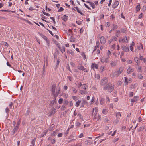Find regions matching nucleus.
Returning a JSON list of instances; mask_svg holds the SVG:
<instances>
[{"mask_svg":"<svg viewBox=\"0 0 146 146\" xmlns=\"http://www.w3.org/2000/svg\"><path fill=\"white\" fill-rule=\"evenodd\" d=\"M114 87L111 85V83H109L104 87V90H107L109 92H112L113 90Z\"/></svg>","mask_w":146,"mask_h":146,"instance_id":"nucleus-1","label":"nucleus"},{"mask_svg":"<svg viewBox=\"0 0 146 146\" xmlns=\"http://www.w3.org/2000/svg\"><path fill=\"white\" fill-rule=\"evenodd\" d=\"M108 80L106 77L104 78L101 81L100 84L104 86L107 82Z\"/></svg>","mask_w":146,"mask_h":146,"instance_id":"nucleus-2","label":"nucleus"},{"mask_svg":"<svg viewBox=\"0 0 146 146\" xmlns=\"http://www.w3.org/2000/svg\"><path fill=\"white\" fill-rule=\"evenodd\" d=\"M77 68L79 70H83L84 72H88L86 68H85L84 67L81 65L78 66Z\"/></svg>","mask_w":146,"mask_h":146,"instance_id":"nucleus-3","label":"nucleus"},{"mask_svg":"<svg viewBox=\"0 0 146 146\" xmlns=\"http://www.w3.org/2000/svg\"><path fill=\"white\" fill-rule=\"evenodd\" d=\"M129 40V38H127V37H125L123 39H121L119 40V42H128Z\"/></svg>","mask_w":146,"mask_h":146,"instance_id":"nucleus-4","label":"nucleus"},{"mask_svg":"<svg viewBox=\"0 0 146 146\" xmlns=\"http://www.w3.org/2000/svg\"><path fill=\"white\" fill-rule=\"evenodd\" d=\"M139 100V97L137 96H136L134 97L133 99H131V102L132 103H133L135 102H137Z\"/></svg>","mask_w":146,"mask_h":146,"instance_id":"nucleus-5","label":"nucleus"},{"mask_svg":"<svg viewBox=\"0 0 146 146\" xmlns=\"http://www.w3.org/2000/svg\"><path fill=\"white\" fill-rule=\"evenodd\" d=\"M100 41L102 44H105L106 42L105 38L103 36H101L100 39Z\"/></svg>","mask_w":146,"mask_h":146,"instance_id":"nucleus-6","label":"nucleus"},{"mask_svg":"<svg viewBox=\"0 0 146 146\" xmlns=\"http://www.w3.org/2000/svg\"><path fill=\"white\" fill-rule=\"evenodd\" d=\"M134 69L133 68H131L130 66H129L128 69L127 70V72L128 74H130L133 72L134 71Z\"/></svg>","mask_w":146,"mask_h":146,"instance_id":"nucleus-7","label":"nucleus"},{"mask_svg":"<svg viewBox=\"0 0 146 146\" xmlns=\"http://www.w3.org/2000/svg\"><path fill=\"white\" fill-rule=\"evenodd\" d=\"M76 111H74V116H75L76 115H77L79 117H80V119H82V117L81 116V115L80 114V113H76Z\"/></svg>","mask_w":146,"mask_h":146,"instance_id":"nucleus-8","label":"nucleus"},{"mask_svg":"<svg viewBox=\"0 0 146 146\" xmlns=\"http://www.w3.org/2000/svg\"><path fill=\"white\" fill-rule=\"evenodd\" d=\"M19 128V127L17 126H15L13 130L12 131V135H14L15 133L17 131Z\"/></svg>","mask_w":146,"mask_h":146,"instance_id":"nucleus-9","label":"nucleus"},{"mask_svg":"<svg viewBox=\"0 0 146 146\" xmlns=\"http://www.w3.org/2000/svg\"><path fill=\"white\" fill-rule=\"evenodd\" d=\"M98 66L95 63H92L91 65V68L93 69H98Z\"/></svg>","mask_w":146,"mask_h":146,"instance_id":"nucleus-10","label":"nucleus"},{"mask_svg":"<svg viewBox=\"0 0 146 146\" xmlns=\"http://www.w3.org/2000/svg\"><path fill=\"white\" fill-rule=\"evenodd\" d=\"M120 74L117 71H115L113 74L112 75V76L113 77H117L119 76Z\"/></svg>","mask_w":146,"mask_h":146,"instance_id":"nucleus-11","label":"nucleus"},{"mask_svg":"<svg viewBox=\"0 0 146 146\" xmlns=\"http://www.w3.org/2000/svg\"><path fill=\"white\" fill-rule=\"evenodd\" d=\"M119 4V2L118 1H116L112 5V7L113 8H116Z\"/></svg>","mask_w":146,"mask_h":146,"instance_id":"nucleus-12","label":"nucleus"},{"mask_svg":"<svg viewBox=\"0 0 146 146\" xmlns=\"http://www.w3.org/2000/svg\"><path fill=\"white\" fill-rule=\"evenodd\" d=\"M56 86V84H54L52 86L51 91H52V93L53 94H54V93H55Z\"/></svg>","mask_w":146,"mask_h":146,"instance_id":"nucleus-13","label":"nucleus"},{"mask_svg":"<svg viewBox=\"0 0 146 146\" xmlns=\"http://www.w3.org/2000/svg\"><path fill=\"white\" fill-rule=\"evenodd\" d=\"M94 117L95 119L98 120L100 119L101 118V116L99 114L96 113L94 116Z\"/></svg>","mask_w":146,"mask_h":146,"instance_id":"nucleus-14","label":"nucleus"},{"mask_svg":"<svg viewBox=\"0 0 146 146\" xmlns=\"http://www.w3.org/2000/svg\"><path fill=\"white\" fill-rule=\"evenodd\" d=\"M115 115L117 118L118 119H119L121 117V114L120 112L116 113Z\"/></svg>","mask_w":146,"mask_h":146,"instance_id":"nucleus-15","label":"nucleus"},{"mask_svg":"<svg viewBox=\"0 0 146 146\" xmlns=\"http://www.w3.org/2000/svg\"><path fill=\"white\" fill-rule=\"evenodd\" d=\"M60 90V88H59L58 90H56V92H55L54 94H53L55 97H56L58 96Z\"/></svg>","mask_w":146,"mask_h":146,"instance_id":"nucleus-16","label":"nucleus"},{"mask_svg":"<svg viewBox=\"0 0 146 146\" xmlns=\"http://www.w3.org/2000/svg\"><path fill=\"white\" fill-rule=\"evenodd\" d=\"M85 142L86 143V144L88 145H90L92 143V142L89 140H88L86 141H85Z\"/></svg>","mask_w":146,"mask_h":146,"instance_id":"nucleus-17","label":"nucleus"},{"mask_svg":"<svg viewBox=\"0 0 146 146\" xmlns=\"http://www.w3.org/2000/svg\"><path fill=\"white\" fill-rule=\"evenodd\" d=\"M38 34L45 40H47L48 39L44 35L40 33H38Z\"/></svg>","mask_w":146,"mask_h":146,"instance_id":"nucleus-18","label":"nucleus"},{"mask_svg":"<svg viewBox=\"0 0 146 146\" xmlns=\"http://www.w3.org/2000/svg\"><path fill=\"white\" fill-rule=\"evenodd\" d=\"M122 50L126 52L129 51V49L127 48L126 46H122Z\"/></svg>","mask_w":146,"mask_h":146,"instance_id":"nucleus-19","label":"nucleus"},{"mask_svg":"<svg viewBox=\"0 0 146 146\" xmlns=\"http://www.w3.org/2000/svg\"><path fill=\"white\" fill-rule=\"evenodd\" d=\"M36 140V138H35L32 140L31 144H32V145L31 146H34Z\"/></svg>","mask_w":146,"mask_h":146,"instance_id":"nucleus-20","label":"nucleus"},{"mask_svg":"<svg viewBox=\"0 0 146 146\" xmlns=\"http://www.w3.org/2000/svg\"><path fill=\"white\" fill-rule=\"evenodd\" d=\"M123 68L122 67H121L119 68V70H118L117 71L118 72L119 74H120L123 72Z\"/></svg>","mask_w":146,"mask_h":146,"instance_id":"nucleus-21","label":"nucleus"},{"mask_svg":"<svg viewBox=\"0 0 146 146\" xmlns=\"http://www.w3.org/2000/svg\"><path fill=\"white\" fill-rule=\"evenodd\" d=\"M137 48L139 50H140L141 49H143V46L141 43H140L139 45H138L137 46Z\"/></svg>","mask_w":146,"mask_h":146,"instance_id":"nucleus-22","label":"nucleus"},{"mask_svg":"<svg viewBox=\"0 0 146 146\" xmlns=\"http://www.w3.org/2000/svg\"><path fill=\"white\" fill-rule=\"evenodd\" d=\"M62 19L63 20L65 21L68 19V16L64 15L63 17H62Z\"/></svg>","mask_w":146,"mask_h":146,"instance_id":"nucleus-23","label":"nucleus"},{"mask_svg":"<svg viewBox=\"0 0 146 146\" xmlns=\"http://www.w3.org/2000/svg\"><path fill=\"white\" fill-rule=\"evenodd\" d=\"M59 48L62 53H63V52H65V48L64 47L62 46V47H59Z\"/></svg>","mask_w":146,"mask_h":146,"instance_id":"nucleus-24","label":"nucleus"},{"mask_svg":"<svg viewBox=\"0 0 146 146\" xmlns=\"http://www.w3.org/2000/svg\"><path fill=\"white\" fill-rule=\"evenodd\" d=\"M71 90H72L73 92L74 93H76L77 92V90L74 87H72L71 88Z\"/></svg>","mask_w":146,"mask_h":146,"instance_id":"nucleus-25","label":"nucleus"},{"mask_svg":"<svg viewBox=\"0 0 146 146\" xmlns=\"http://www.w3.org/2000/svg\"><path fill=\"white\" fill-rule=\"evenodd\" d=\"M80 93L82 94L83 95L84 94H87V92L86 91H84L83 90H80Z\"/></svg>","mask_w":146,"mask_h":146,"instance_id":"nucleus-26","label":"nucleus"},{"mask_svg":"<svg viewBox=\"0 0 146 146\" xmlns=\"http://www.w3.org/2000/svg\"><path fill=\"white\" fill-rule=\"evenodd\" d=\"M48 131L44 130L43 133L41 134V137H42L45 135L47 132Z\"/></svg>","mask_w":146,"mask_h":146,"instance_id":"nucleus-27","label":"nucleus"},{"mask_svg":"<svg viewBox=\"0 0 146 146\" xmlns=\"http://www.w3.org/2000/svg\"><path fill=\"white\" fill-rule=\"evenodd\" d=\"M134 61L137 64V65L139 63V58L137 57H135L134 58Z\"/></svg>","mask_w":146,"mask_h":146,"instance_id":"nucleus-28","label":"nucleus"},{"mask_svg":"<svg viewBox=\"0 0 146 146\" xmlns=\"http://www.w3.org/2000/svg\"><path fill=\"white\" fill-rule=\"evenodd\" d=\"M110 64L111 66L113 67L115 66L116 65L117 63L115 61H114L111 63Z\"/></svg>","mask_w":146,"mask_h":146,"instance_id":"nucleus-29","label":"nucleus"},{"mask_svg":"<svg viewBox=\"0 0 146 146\" xmlns=\"http://www.w3.org/2000/svg\"><path fill=\"white\" fill-rule=\"evenodd\" d=\"M100 70L101 72H102L104 71L105 70V68L104 66H101L100 68Z\"/></svg>","mask_w":146,"mask_h":146,"instance_id":"nucleus-30","label":"nucleus"},{"mask_svg":"<svg viewBox=\"0 0 146 146\" xmlns=\"http://www.w3.org/2000/svg\"><path fill=\"white\" fill-rule=\"evenodd\" d=\"M118 27V26L115 24L113 25V28L112 29V30H114L117 29Z\"/></svg>","mask_w":146,"mask_h":146,"instance_id":"nucleus-31","label":"nucleus"},{"mask_svg":"<svg viewBox=\"0 0 146 146\" xmlns=\"http://www.w3.org/2000/svg\"><path fill=\"white\" fill-rule=\"evenodd\" d=\"M104 103V99L103 98H102L101 99V100L100 102V104H103Z\"/></svg>","mask_w":146,"mask_h":146,"instance_id":"nucleus-32","label":"nucleus"},{"mask_svg":"<svg viewBox=\"0 0 146 146\" xmlns=\"http://www.w3.org/2000/svg\"><path fill=\"white\" fill-rule=\"evenodd\" d=\"M81 100H78V101L76 102V107H78L79 106L80 104L81 103Z\"/></svg>","mask_w":146,"mask_h":146,"instance_id":"nucleus-33","label":"nucleus"},{"mask_svg":"<svg viewBox=\"0 0 146 146\" xmlns=\"http://www.w3.org/2000/svg\"><path fill=\"white\" fill-rule=\"evenodd\" d=\"M58 131L56 130L53 132V133L51 134V135L52 136H54L56 134H57L58 133Z\"/></svg>","mask_w":146,"mask_h":146,"instance_id":"nucleus-34","label":"nucleus"},{"mask_svg":"<svg viewBox=\"0 0 146 146\" xmlns=\"http://www.w3.org/2000/svg\"><path fill=\"white\" fill-rule=\"evenodd\" d=\"M75 8L78 12L80 13L81 15H83V14L81 12V11L77 7H75Z\"/></svg>","mask_w":146,"mask_h":146,"instance_id":"nucleus-35","label":"nucleus"},{"mask_svg":"<svg viewBox=\"0 0 146 146\" xmlns=\"http://www.w3.org/2000/svg\"><path fill=\"white\" fill-rule=\"evenodd\" d=\"M90 5L93 9H94L95 8L94 4L92 2L90 3Z\"/></svg>","mask_w":146,"mask_h":146,"instance_id":"nucleus-36","label":"nucleus"},{"mask_svg":"<svg viewBox=\"0 0 146 146\" xmlns=\"http://www.w3.org/2000/svg\"><path fill=\"white\" fill-rule=\"evenodd\" d=\"M141 67L140 66H138L137 69V70L139 72H142V70L141 69Z\"/></svg>","mask_w":146,"mask_h":146,"instance_id":"nucleus-37","label":"nucleus"},{"mask_svg":"<svg viewBox=\"0 0 146 146\" xmlns=\"http://www.w3.org/2000/svg\"><path fill=\"white\" fill-rule=\"evenodd\" d=\"M54 125L53 124L49 128L48 130H49V131H50L51 130H52L53 128L54 127Z\"/></svg>","mask_w":146,"mask_h":146,"instance_id":"nucleus-38","label":"nucleus"},{"mask_svg":"<svg viewBox=\"0 0 146 146\" xmlns=\"http://www.w3.org/2000/svg\"><path fill=\"white\" fill-rule=\"evenodd\" d=\"M88 87V86L86 84H83L82 85V88L83 89L86 90Z\"/></svg>","mask_w":146,"mask_h":146,"instance_id":"nucleus-39","label":"nucleus"},{"mask_svg":"<svg viewBox=\"0 0 146 146\" xmlns=\"http://www.w3.org/2000/svg\"><path fill=\"white\" fill-rule=\"evenodd\" d=\"M107 113V110L106 109H104L102 111V113L104 114H106Z\"/></svg>","mask_w":146,"mask_h":146,"instance_id":"nucleus-40","label":"nucleus"},{"mask_svg":"<svg viewBox=\"0 0 146 146\" xmlns=\"http://www.w3.org/2000/svg\"><path fill=\"white\" fill-rule=\"evenodd\" d=\"M140 9V5H138L136 7V11H139Z\"/></svg>","mask_w":146,"mask_h":146,"instance_id":"nucleus-41","label":"nucleus"},{"mask_svg":"<svg viewBox=\"0 0 146 146\" xmlns=\"http://www.w3.org/2000/svg\"><path fill=\"white\" fill-rule=\"evenodd\" d=\"M109 59V57H108V56L107 58H105V60H104L105 62L106 63L108 62Z\"/></svg>","mask_w":146,"mask_h":146,"instance_id":"nucleus-42","label":"nucleus"},{"mask_svg":"<svg viewBox=\"0 0 146 146\" xmlns=\"http://www.w3.org/2000/svg\"><path fill=\"white\" fill-rule=\"evenodd\" d=\"M62 96L65 98H67L68 97V95L67 94L64 93L62 94Z\"/></svg>","mask_w":146,"mask_h":146,"instance_id":"nucleus-43","label":"nucleus"},{"mask_svg":"<svg viewBox=\"0 0 146 146\" xmlns=\"http://www.w3.org/2000/svg\"><path fill=\"white\" fill-rule=\"evenodd\" d=\"M120 31L121 33H124L125 32L126 30L125 29H121Z\"/></svg>","mask_w":146,"mask_h":146,"instance_id":"nucleus-44","label":"nucleus"},{"mask_svg":"<svg viewBox=\"0 0 146 146\" xmlns=\"http://www.w3.org/2000/svg\"><path fill=\"white\" fill-rule=\"evenodd\" d=\"M95 78L97 79H100V76L99 74H97L96 75Z\"/></svg>","mask_w":146,"mask_h":146,"instance_id":"nucleus-45","label":"nucleus"},{"mask_svg":"<svg viewBox=\"0 0 146 146\" xmlns=\"http://www.w3.org/2000/svg\"><path fill=\"white\" fill-rule=\"evenodd\" d=\"M138 76L139 79H142L143 77V76L141 74H138Z\"/></svg>","mask_w":146,"mask_h":146,"instance_id":"nucleus-46","label":"nucleus"},{"mask_svg":"<svg viewBox=\"0 0 146 146\" xmlns=\"http://www.w3.org/2000/svg\"><path fill=\"white\" fill-rule=\"evenodd\" d=\"M94 99H95V97H94V96H93L91 100L90 101L91 104H92L94 102Z\"/></svg>","mask_w":146,"mask_h":146,"instance_id":"nucleus-47","label":"nucleus"},{"mask_svg":"<svg viewBox=\"0 0 146 146\" xmlns=\"http://www.w3.org/2000/svg\"><path fill=\"white\" fill-rule=\"evenodd\" d=\"M63 99L62 98H60L58 100V102L59 104H61L63 102Z\"/></svg>","mask_w":146,"mask_h":146,"instance_id":"nucleus-48","label":"nucleus"},{"mask_svg":"<svg viewBox=\"0 0 146 146\" xmlns=\"http://www.w3.org/2000/svg\"><path fill=\"white\" fill-rule=\"evenodd\" d=\"M64 10V9L61 7L58 10V11L59 12H60Z\"/></svg>","mask_w":146,"mask_h":146,"instance_id":"nucleus-49","label":"nucleus"},{"mask_svg":"<svg viewBox=\"0 0 146 146\" xmlns=\"http://www.w3.org/2000/svg\"><path fill=\"white\" fill-rule=\"evenodd\" d=\"M43 71L44 72H45V61H44V65L43 68Z\"/></svg>","mask_w":146,"mask_h":146,"instance_id":"nucleus-50","label":"nucleus"},{"mask_svg":"<svg viewBox=\"0 0 146 146\" xmlns=\"http://www.w3.org/2000/svg\"><path fill=\"white\" fill-rule=\"evenodd\" d=\"M81 125V123L78 122H77L76 123L75 125L77 126H79Z\"/></svg>","mask_w":146,"mask_h":146,"instance_id":"nucleus-51","label":"nucleus"},{"mask_svg":"<svg viewBox=\"0 0 146 146\" xmlns=\"http://www.w3.org/2000/svg\"><path fill=\"white\" fill-rule=\"evenodd\" d=\"M143 14L141 13L139 15V16L138 17L139 19H141L142 17H143Z\"/></svg>","mask_w":146,"mask_h":146,"instance_id":"nucleus-52","label":"nucleus"},{"mask_svg":"<svg viewBox=\"0 0 146 146\" xmlns=\"http://www.w3.org/2000/svg\"><path fill=\"white\" fill-rule=\"evenodd\" d=\"M99 44H100V43H99V42L97 41L96 42V47L98 48L99 47Z\"/></svg>","mask_w":146,"mask_h":146,"instance_id":"nucleus-53","label":"nucleus"},{"mask_svg":"<svg viewBox=\"0 0 146 146\" xmlns=\"http://www.w3.org/2000/svg\"><path fill=\"white\" fill-rule=\"evenodd\" d=\"M125 81H124L125 83H126L127 84L128 83V81H127V79L126 77H124Z\"/></svg>","mask_w":146,"mask_h":146,"instance_id":"nucleus-54","label":"nucleus"},{"mask_svg":"<svg viewBox=\"0 0 146 146\" xmlns=\"http://www.w3.org/2000/svg\"><path fill=\"white\" fill-rule=\"evenodd\" d=\"M59 62H60V61L59 60H58L57 62H56V67H58V66L59 64Z\"/></svg>","mask_w":146,"mask_h":146,"instance_id":"nucleus-55","label":"nucleus"},{"mask_svg":"<svg viewBox=\"0 0 146 146\" xmlns=\"http://www.w3.org/2000/svg\"><path fill=\"white\" fill-rule=\"evenodd\" d=\"M56 142L55 140L54 139H51V143L52 144H54Z\"/></svg>","mask_w":146,"mask_h":146,"instance_id":"nucleus-56","label":"nucleus"},{"mask_svg":"<svg viewBox=\"0 0 146 146\" xmlns=\"http://www.w3.org/2000/svg\"><path fill=\"white\" fill-rule=\"evenodd\" d=\"M133 96V92H131L129 93V96L132 97Z\"/></svg>","mask_w":146,"mask_h":146,"instance_id":"nucleus-57","label":"nucleus"},{"mask_svg":"<svg viewBox=\"0 0 146 146\" xmlns=\"http://www.w3.org/2000/svg\"><path fill=\"white\" fill-rule=\"evenodd\" d=\"M70 41L71 42H74L75 40L74 38H72V37H71L70 38Z\"/></svg>","mask_w":146,"mask_h":146,"instance_id":"nucleus-58","label":"nucleus"},{"mask_svg":"<svg viewBox=\"0 0 146 146\" xmlns=\"http://www.w3.org/2000/svg\"><path fill=\"white\" fill-rule=\"evenodd\" d=\"M111 54V52L110 50H108V53H107V55L108 56V57H109L110 55Z\"/></svg>","mask_w":146,"mask_h":146,"instance_id":"nucleus-59","label":"nucleus"},{"mask_svg":"<svg viewBox=\"0 0 146 146\" xmlns=\"http://www.w3.org/2000/svg\"><path fill=\"white\" fill-rule=\"evenodd\" d=\"M105 58H102L101 59V62L102 63L105 62Z\"/></svg>","mask_w":146,"mask_h":146,"instance_id":"nucleus-60","label":"nucleus"},{"mask_svg":"<svg viewBox=\"0 0 146 146\" xmlns=\"http://www.w3.org/2000/svg\"><path fill=\"white\" fill-rule=\"evenodd\" d=\"M13 105V103L10 102L9 104V106L11 109H12V106Z\"/></svg>","mask_w":146,"mask_h":146,"instance_id":"nucleus-61","label":"nucleus"},{"mask_svg":"<svg viewBox=\"0 0 146 146\" xmlns=\"http://www.w3.org/2000/svg\"><path fill=\"white\" fill-rule=\"evenodd\" d=\"M43 13L44 15L48 16H49L50 15L49 14L45 12H43Z\"/></svg>","mask_w":146,"mask_h":146,"instance_id":"nucleus-62","label":"nucleus"},{"mask_svg":"<svg viewBox=\"0 0 146 146\" xmlns=\"http://www.w3.org/2000/svg\"><path fill=\"white\" fill-rule=\"evenodd\" d=\"M68 104H69L70 106H72L73 105V103L71 101H70V102H69Z\"/></svg>","mask_w":146,"mask_h":146,"instance_id":"nucleus-63","label":"nucleus"},{"mask_svg":"<svg viewBox=\"0 0 146 146\" xmlns=\"http://www.w3.org/2000/svg\"><path fill=\"white\" fill-rule=\"evenodd\" d=\"M69 53H70L73 56L74 55V53L71 50L69 51Z\"/></svg>","mask_w":146,"mask_h":146,"instance_id":"nucleus-64","label":"nucleus"}]
</instances>
